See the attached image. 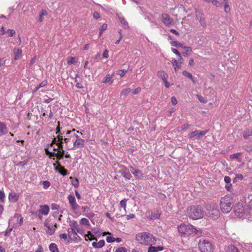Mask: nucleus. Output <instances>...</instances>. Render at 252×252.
Instances as JSON below:
<instances>
[{"label":"nucleus","mask_w":252,"mask_h":252,"mask_svg":"<svg viewBox=\"0 0 252 252\" xmlns=\"http://www.w3.org/2000/svg\"><path fill=\"white\" fill-rule=\"evenodd\" d=\"M161 20L166 26L169 27L174 24V21L172 18L170 16L166 13L161 15Z\"/></svg>","instance_id":"423d86ee"},{"label":"nucleus","mask_w":252,"mask_h":252,"mask_svg":"<svg viewBox=\"0 0 252 252\" xmlns=\"http://www.w3.org/2000/svg\"><path fill=\"white\" fill-rule=\"evenodd\" d=\"M67 63L69 64H72V63H75V58L74 57H70L69 59L67 60Z\"/></svg>","instance_id":"4d7b16f0"},{"label":"nucleus","mask_w":252,"mask_h":252,"mask_svg":"<svg viewBox=\"0 0 252 252\" xmlns=\"http://www.w3.org/2000/svg\"><path fill=\"white\" fill-rule=\"evenodd\" d=\"M80 223L81 224L89 225L90 224L89 220L86 218H83L80 220Z\"/></svg>","instance_id":"49530a36"},{"label":"nucleus","mask_w":252,"mask_h":252,"mask_svg":"<svg viewBox=\"0 0 252 252\" xmlns=\"http://www.w3.org/2000/svg\"><path fill=\"white\" fill-rule=\"evenodd\" d=\"M198 247L201 252H213V247L208 240L201 239L198 242Z\"/></svg>","instance_id":"39448f33"},{"label":"nucleus","mask_w":252,"mask_h":252,"mask_svg":"<svg viewBox=\"0 0 252 252\" xmlns=\"http://www.w3.org/2000/svg\"><path fill=\"white\" fill-rule=\"evenodd\" d=\"M235 213L236 215L240 218H245L246 216L248 215V214H250V212L248 211H245L242 207L236 209L235 210Z\"/></svg>","instance_id":"9d476101"},{"label":"nucleus","mask_w":252,"mask_h":252,"mask_svg":"<svg viewBox=\"0 0 252 252\" xmlns=\"http://www.w3.org/2000/svg\"><path fill=\"white\" fill-rule=\"evenodd\" d=\"M178 232L184 236H189L193 232L197 234L196 228L192 225H186L185 224H182L178 227Z\"/></svg>","instance_id":"20e7f679"},{"label":"nucleus","mask_w":252,"mask_h":252,"mask_svg":"<svg viewBox=\"0 0 252 252\" xmlns=\"http://www.w3.org/2000/svg\"><path fill=\"white\" fill-rule=\"evenodd\" d=\"M252 135V129H247L244 131L243 136L245 139H247Z\"/></svg>","instance_id":"c85d7f7f"},{"label":"nucleus","mask_w":252,"mask_h":252,"mask_svg":"<svg viewBox=\"0 0 252 252\" xmlns=\"http://www.w3.org/2000/svg\"><path fill=\"white\" fill-rule=\"evenodd\" d=\"M172 63L174 66L175 72H177L178 69H180L181 68V62H178L176 60L173 59L172 60Z\"/></svg>","instance_id":"f3484780"},{"label":"nucleus","mask_w":252,"mask_h":252,"mask_svg":"<svg viewBox=\"0 0 252 252\" xmlns=\"http://www.w3.org/2000/svg\"><path fill=\"white\" fill-rule=\"evenodd\" d=\"M226 252H238V250L234 245H230L228 246Z\"/></svg>","instance_id":"cd10ccee"},{"label":"nucleus","mask_w":252,"mask_h":252,"mask_svg":"<svg viewBox=\"0 0 252 252\" xmlns=\"http://www.w3.org/2000/svg\"><path fill=\"white\" fill-rule=\"evenodd\" d=\"M131 89L130 88H127L123 90L121 93V95L124 96H126L130 92Z\"/></svg>","instance_id":"c9c22d12"},{"label":"nucleus","mask_w":252,"mask_h":252,"mask_svg":"<svg viewBox=\"0 0 252 252\" xmlns=\"http://www.w3.org/2000/svg\"><path fill=\"white\" fill-rule=\"evenodd\" d=\"M187 213L188 217L192 220H197L203 217L201 207L199 206H191L188 209Z\"/></svg>","instance_id":"7ed1b4c3"},{"label":"nucleus","mask_w":252,"mask_h":252,"mask_svg":"<svg viewBox=\"0 0 252 252\" xmlns=\"http://www.w3.org/2000/svg\"><path fill=\"white\" fill-rule=\"evenodd\" d=\"M107 28V25L105 23L103 24L100 27L99 31L101 32H103Z\"/></svg>","instance_id":"680f3d73"},{"label":"nucleus","mask_w":252,"mask_h":252,"mask_svg":"<svg viewBox=\"0 0 252 252\" xmlns=\"http://www.w3.org/2000/svg\"><path fill=\"white\" fill-rule=\"evenodd\" d=\"M14 54L15 55L14 59L15 60H18L20 58V57L21 56L22 50L19 48L14 49Z\"/></svg>","instance_id":"412c9836"},{"label":"nucleus","mask_w":252,"mask_h":252,"mask_svg":"<svg viewBox=\"0 0 252 252\" xmlns=\"http://www.w3.org/2000/svg\"><path fill=\"white\" fill-rule=\"evenodd\" d=\"M126 69H121L119 70V74L120 75L121 77H123L126 72Z\"/></svg>","instance_id":"5fc2aeb1"},{"label":"nucleus","mask_w":252,"mask_h":252,"mask_svg":"<svg viewBox=\"0 0 252 252\" xmlns=\"http://www.w3.org/2000/svg\"><path fill=\"white\" fill-rule=\"evenodd\" d=\"M44 226L48 228L47 233L49 235H51L53 234L55 232V228L53 225H51L49 223V220H46L44 223Z\"/></svg>","instance_id":"1a4fd4ad"},{"label":"nucleus","mask_w":252,"mask_h":252,"mask_svg":"<svg viewBox=\"0 0 252 252\" xmlns=\"http://www.w3.org/2000/svg\"><path fill=\"white\" fill-rule=\"evenodd\" d=\"M135 239L139 244L145 246H152L156 241L152 234L146 232L139 233L136 235Z\"/></svg>","instance_id":"f257e3e1"},{"label":"nucleus","mask_w":252,"mask_h":252,"mask_svg":"<svg viewBox=\"0 0 252 252\" xmlns=\"http://www.w3.org/2000/svg\"><path fill=\"white\" fill-rule=\"evenodd\" d=\"M49 249L51 252H59L57 246L55 243H51L49 246Z\"/></svg>","instance_id":"bb28decb"},{"label":"nucleus","mask_w":252,"mask_h":252,"mask_svg":"<svg viewBox=\"0 0 252 252\" xmlns=\"http://www.w3.org/2000/svg\"><path fill=\"white\" fill-rule=\"evenodd\" d=\"M171 103L173 105H175L177 103V100L175 96H172L171 98Z\"/></svg>","instance_id":"774afa93"},{"label":"nucleus","mask_w":252,"mask_h":252,"mask_svg":"<svg viewBox=\"0 0 252 252\" xmlns=\"http://www.w3.org/2000/svg\"><path fill=\"white\" fill-rule=\"evenodd\" d=\"M148 252H157V251L156 249V247L150 246V247L148 248Z\"/></svg>","instance_id":"6e6d98bb"},{"label":"nucleus","mask_w":252,"mask_h":252,"mask_svg":"<svg viewBox=\"0 0 252 252\" xmlns=\"http://www.w3.org/2000/svg\"><path fill=\"white\" fill-rule=\"evenodd\" d=\"M158 76L161 78L163 81L167 79V74L163 70L158 71Z\"/></svg>","instance_id":"393cba45"},{"label":"nucleus","mask_w":252,"mask_h":252,"mask_svg":"<svg viewBox=\"0 0 252 252\" xmlns=\"http://www.w3.org/2000/svg\"><path fill=\"white\" fill-rule=\"evenodd\" d=\"M171 44L176 47H182L183 49H189V47L183 46L182 44L177 41H173L171 42Z\"/></svg>","instance_id":"4be33fe9"},{"label":"nucleus","mask_w":252,"mask_h":252,"mask_svg":"<svg viewBox=\"0 0 252 252\" xmlns=\"http://www.w3.org/2000/svg\"><path fill=\"white\" fill-rule=\"evenodd\" d=\"M51 208L52 210H58L60 208V206H59V205H58L56 204L53 203L51 205Z\"/></svg>","instance_id":"864d4df0"},{"label":"nucleus","mask_w":252,"mask_h":252,"mask_svg":"<svg viewBox=\"0 0 252 252\" xmlns=\"http://www.w3.org/2000/svg\"><path fill=\"white\" fill-rule=\"evenodd\" d=\"M47 15V12L45 9H42L40 12L39 22H41L43 20V16Z\"/></svg>","instance_id":"7c9ffc66"},{"label":"nucleus","mask_w":252,"mask_h":252,"mask_svg":"<svg viewBox=\"0 0 252 252\" xmlns=\"http://www.w3.org/2000/svg\"><path fill=\"white\" fill-rule=\"evenodd\" d=\"M8 132L6 125L0 121V136L6 134Z\"/></svg>","instance_id":"4468645a"},{"label":"nucleus","mask_w":252,"mask_h":252,"mask_svg":"<svg viewBox=\"0 0 252 252\" xmlns=\"http://www.w3.org/2000/svg\"><path fill=\"white\" fill-rule=\"evenodd\" d=\"M40 208L41 209L39 211L41 214L47 215L48 214L49 212V207L48 205H40Z\"/></svg>","instance_id":"a211bd4d"},{"label":"nucleus","mask_w":252,"mask_h":252,"mask_svg":"<svg viewBox=\"0 0 252 252\" xmlns=\"http://www.w3.org/2000/svg\"><path fill=\"white\" fill-rule=\"evenodd\" d=\"M58 126L56 128V134H58V135H60V134L63 135L64 133V132H62L61 131V129H60V122H58Z\"/></svg>","instance_id":"a18cd8bd"},{"label":"nucleus","mask_w":252,"mask_h":252,"mask_svg":"<svg viewBox=\"0 0 252 252\" xmlns=\"http://www.w3.org/2000/svg\"><path fill=\"white\" fill-rule=\"evenodd\" d=\"M55 169L58 170L59 173L63 176L66 175L67 174V170H66L62 166L59 162L54 163L53 164Z\"/></svg>","instance_id":"6e6552de"},{"label":"nucleus","mask_w":252,"mask_h":252,"mask_svg":"<svg viewBox=\"0 0 252 252\" xmlns=\"http://www.w3.org/2000/svg\"><path fill=\"white\" fill-rule=\"evenodd\" d=\"M233 199L230 196L226 195L220 200V205L221 211L223 213H229L233 207Z\"/></svg>","instance_id":"f03ea898"},{"label":"nucleus","mask_w":252,"mask_h":252,"mask_svg":"<svg viewBox=\"0 0 252 252\" xmlns=\"http://www.w3.org/2000/svg\"><path fill=\"white\" fill-rule=\"evenodd\" d=\"M112 76H113V74L112 75H110V74H107L105 77L104 78V80L103 81V83H107L108 82H109V81H110L111 80V79L112 78Z\"/></svg>","instance_id":"e433bc0d"},{"label":"nucleus","mask_w":252,"mask_h":252,"mask_svg":"<svg viewBox=\"0 0 252 252\" xmlns=\"http://www.w3.org/2000/svg\"><path fill=\"white\" fill-rule=\"evenodd\" d=\"M224 180L226 184H229L231 183V179L230 177L226 176L224 177Z\"/></svg>","instance_id":"052dcab7"},{"label":"nucleus","mask_w":252,"mask_h":252,"mask_svg":"<svg viewBox=\"0 0 252 252\" xmlns=\"http://www.w3.org/2000/svg\"><path fill=\"white\" fill-rule=\"evenodd\" d=\"M5 197L4 193L0 190V200L2 202H3V199Z\"/></svg>","instance_id":"69168bd1"},{"label":"nucleus","mask_w":252,"mask_h":252,"mask_svg":"<svg viewBox=\"0 0 252 252\" xmlns=\"http://www.w3.org/2000/svg\"><path fill=\"white\" fill-rule=\"evenodd\" d=\"M243 176L241 174H237L233 179V182H236L238 180H242Z\"/></svg>","instance_id":"c03bdc74"},{"label":"nucleus","mask_w":252,"mask_h":252,"mask_svg":"<svg viewBox=\"0 0 252 252\" xmlns=\"http://www.w3.org/2000/svg\"><path fill=\"white\" fill-rule=\"evenodd\" d=\"M115 252H127V250L125 247H120L117 249Z\"/></svg>","instance_id":"09e8293b"},{"label":"nucleus","mask_w":252,"mask_h":252,"mask_svg":"<svg viewBox=\"0 0 252 252\" xmlns=\"http://www.w3.org/2000/svg\"><path fill=\"white\" fill-rule=\"evenodd\" d=\"M183 75H184L185 76L189 78L191 81L192 82H193V83L195 84V81H194V80L193 79V78L192 77V75H191V73H190L189 72H188L187 71H184L183 72Z\"/></svg>","instance_id":"a878e982"},{"label":"nucleus","mask_w":252,"mask_h":252,"mask_svg":"<svg viewBox=\"0 0 252 252\" xmlns=\"http://www.w3.org/2000/svg\"><path fill=\"white\" fill-rule=\"evenodd\" d=\"M85 140L82 139H76L73 142V146L78 148H82L84 146Z\"/></svg>","instance_id":"dca6fc26"},{"label":"nucleus","mask_w":252,"mask_h":252,"mask_svg":"<svg viewBox=\"0 0 252 252\" xmlns=\"http://www.w3.org/2000/svg\"><path fill=\"white\" fill-rule=\"evenodd\" d=\"M242 155V153H237L230 155V158L231 159H236L238 161H241V159L240 158L241 156Z\"/></svg>","instance_id":"5701e85b"},{"label":"nucleus","mask_w":252,"mask_h":252,"mask_svg":"<svg viewBox=\"0 0 252 252\" xmlns=\"http://www.w3.org/2000/svg\"><path fill=\"white\" fill-rule=\"evenodd\" d=\"M122 175L125 178L129 180L132 176L128 171L124 170L122 172Z\"/></svg>","instance_id":"c756f323"},{"label":"nucleus","mask_w":252,"mask_h":252,"mask_svg":"<svg viewBox=\"0 0 252 252\" xmlns=\"http://www.w3.org/2000/svg\"><path fill=\"white\" fill-rule=\"evenodd\" d=\"M58 153H59V155H56L57 158L58 159H62L63 158V156H64V151L63 150V149H62V150L60 149V150L58 151Z\"/></svg>","instance_id":"72a5a7b5"},{"label":"nucleus","mask_w":252,"mask_h":252,"mask_svg":"<svg viewBox=\"0 0 252 252\" xmlns=\"http://www.w3.org/2000/svg\"><path fill=\"white\" fill-rule=\"evenodd\" d=\"M207 131L206 130H203V131H198V130H195L194 131H192L189 134V138H192L193 137L196 136V139H199L201 138L202 136L205 135L207 133Z\"/></svg>","instance_id":"0eeeda50"},{"label":"nucleus","mask_w":252,"mask_h":252,"mask_svg":"<svg viewBox=\"0 0 252 252\" xmlns=\"http://www.w3.org/2000/svg\"><path fill=\"white\" fill-rule=\"evenodd\" d=\"M208 214L210 217L212 218L213 219L216 220L219 217L220 212L217 209L213 208L210 211H209Z\"/></svg>","instance_id":"ddd939ff"},{"label":"nucleus","mask_w":252,"mask_h":252,"mask_svg":"<svg viewBox=\"0 0 252 252\" xmlns=\"http://www.w3.org/2000/svg\"><path fill=\"white\" fill-rule=\"evenodd\" d=\"M120 21L122 24H123L125 26V28H128V23L125 21V19L124 18H120Z\"/></svg>","instance_id":"79ce46f5"},{"label":"nucleus","mask_w":252,"mask_h":252,"mask_svg":"<svg viewBox=\"0 0 252 252\" xmlns=\"http://www.w3.org/2000/svg\"><path fill=\"white\" fill-rule=\"evenodd\" d=\"M223 1L224 2V10L226 12H228L230 10L229 4H228V0H223Z\"/></svg>","instance_id":"58836bf2"},{"label":"nucleus","mask_w":252,"mask_h":252,"mask_svg":"<svg viewBox=\"0 0 252 252\" xmlns=\"http://www.w3.org/2000/svg\"><path fill=\"white\" fill-rule=\"evenodd\" d=\"M198 18L199 19L200 24L204 28L206 27V22H205V18L201 16H200L199 17H198Z\"/></svg>","instance_id":"f704fd0d"},{"label":"nucleus","mask_w":252,"mask_h":252,"mask_svg":"<svg viewBox=\"0 0 252 252\" xmlns=\"http://www.w3.org/2000/svg\"><path fill=\"white\" fill-rule=\"evenodd\" d=\"M68 235L69 238L72 240H76L77 239L78 235L75 232L74 229L73 228H69L67 230Z\"/></svg>","instance_id":"9b49d317"},{"label":"nucleus","mask_w":252,"mask_h":252,"mask_svg":"<svg viewBox=\"0 0 252 252\" xmlns=\"http://www.w3.org/2000/svg\"><path fill=\"white\" fill-rule=\"evenodd\" d=\"M70 206H71V209L73 211L77 210L79 207V206L77 204L76 202H74L73 203H72L71 204H70Z\"/></svg>","instance_id":"37998d69"},{"label":"nucleus","mask_w":252,"mask_h":252,"mask_svg":"<svg viewBox=\"0 0 252 252\" xmlns=\"http://www.w3.org/2000/svg\"><path fill=\"white\" fill-rule=\"evenodd\" d=\"M70 225L72 227V228H73V229L74 228H76L78 225H77V223L76 222V221H72L70 223Z\"/></svg>","instance_id":"e2e57ef3"},{"label":"nucleus","mask_w":252,"mask_h":252,"mask_svg":"<svg viewBox=\"0 0 252 252\" xmlns=\"http://www.w3.org/2000/svg\"><path fill=\"white\" fill-rule=\"evenodd\" d=\"M7 32L8 33V36L10 37L13 36L15 34V31L11 29H8Z\"/></svg>","instance_id":"603ef678"},{"label":"nucleus","mask_w":252,"mask_h":252,"mask_svg":"<svg viewBox=\"0 0 252 252\" xmlns=\"http://www.w3.org/2000/svg\"><path fill=\"white\" fill-rule=\"evenodd\" d=\"M104 244V241L103 240H101L98 243L94 242L92 243V246L95 248L99 249L103 247Z\"/></svg>","instance_id":"aec40b11"},{"label":"nucleus","mask_w":252,"mask_h":252,"mask_svg":"<svg viewBox=\"0 0 252 252\" xmlns=\"http://www.w3.org/2000/svg\"><path fill=\"white\" fill-rule=\"evenodd\" d=\"M208 3L211 2L216 7H220L222 5V3L219 2L218 0H203Z\"/></svg>","instance_id":"b1692460"},{"label":"nucleus","mask_w":252,"mask_h":252,"mask_svg":"<svg viewBox=\"0 0 252 252\" xmlns=\"http://www.w3.org/2000/svg\"><path fill=\"white\" fill-rule=\"evenodd\" d=\"M102 56L104 58L107 59L108 58V51L107 49L104 51Z\"/></svg>","instance_id":"338daca9"},{"label":"nucleus","mask_w":252,"mask_h":252,"mask_svg":"<svg viewBox=\"0 0 252 252\" xmlns=\"http://www.w3.org/2000/svg\"><path fill=\"white\" fill-rule=\"evenodd\" d=\"M196 96L200 102L203 103H206L207 102V99H205L202 95L197 94Z\"/></svg>","instance_id":"4c0bfd02"},{"label":"nucleus","mask_w":252,"mask_h":252,"mask_svg":"<svg viewBox=\"0 0 252 252\" xmlns=\"http://www.w3.org/2000/svg\"><path fill=\"white\" fill-rule=\"evenodd\" d=\"M43 185L44 188L47 189V188H48L50 186V183L48 181H45L43 182Z\"/></svg>","instance_id":"bf43d9fd"},{"label":"nucleus","mask_w":252,"mask_h":252,"mask_svg":"<svg viewBox=\"0 0 252 252\" xmlns=\"http://www.w3.org/2000/svg\"><path fill=\"white\" fill-rule=\"evenodd\" d=\"M141 89L140 87L136 88L133 92V94H139L141 92Z\"/></svg>","instance_id":"0e129e2a"},{"label":"nucleus","mask_w":252,"mask_h":252,"mask_svg":"<svg viewBox=\"0 0 252 252\" xmlns=\"http://www.w3.org/2000/svg\"><path fill=\"white\" fill-rule=\"evenodd\" d=\"M187 49V51L183 53V55L185 57L189 56L192 52L191 49L190 48L189 49Z\"/></svg>","instance_id":"de8ad7c7"},{"label":"nucleus","mask_w":252,"mask_h":252,"mask_svg":"<svg viewBox=\"0 0 252 252\" xmlns=\"http://www.w3.org/2000/svg\"><path fill=\"white\" fill-rule=\"evenodd\" d=\"M160 216V214L158 212H157L155 214H152L151 216H148V217L151 220H155L158 219Z\"/></svg>","instance_id":"ea45409f"},{"label":"nucleus","mask_w":252,"mask_h":252,"mask_svg":"<svg viewBox=\"0 0 252 252\" xmlns=\"http://www.w3.org/2000/svg\"><path fill=\"white\" fill-rule=\"evenodd\" d=\"M70 179L71 180V183L73 186L75 188H77L79 186V181L77 178L74 179L73 177H70Z\"/></svg>","instance_id":"473e14b6"},{"label":"nucleus","mask_w":252,"mask_h":252,"mask_svg":"<svg viewBox=\"0 0 252 252\" xmlns=\"http://www.w3.org/2000/svg\"><path fill=\"white\" fill-rule=\"evenodd\" d=\"M47 85V81L46 80H44L43 81H42L41 83H40L38 86L39 87V88H41L42 87H43L44 86H46V85Z\"/></svg>","instance_id":"13d9d810"},{"label":"nucleus","mask_w":252,"mask_h":252,"mask_svg":"<svg viewBox=\"0 0 252 252\" xmlns=\"http://www.w3.org/2000/svg\"><path fill=\"white\" fill-rule=\"evenodd\" d=\"M130 171L134 175L137 179H141L143 177V174L139 170L135 169L133 167H130Z\"/></svg>","instance_id":"f8f14e48"},{"label":"nucleus","mask_w":252,"mask_h":252,"mask_svg":"<svg viewBox=\"0 0 252 252\" xmlns=\"http://www.w3.org/2000/svg\"><path fill=\"white\" fill-rule=\"evenodd\" d=\"M19 195L15 192H11L9 194V199L10 201L15 203L17 202L19 198Z\"/></svg>","instance_id":"2eb2a0df"},{"label":"nucleus","mask_w":252,"mask_h":252,"mask_svg":"<svg viewBox=\"0 0 252 252\" xmlns=\"http://www.w3.org/2000/svg\"><path fill=\"white\" fill-rule=\"evenodd\" d=\"M106 241L108 243H112L115 241V238L112 236H108L106 238Z\"/></svg>","instance_id":"8fccbe9b"},{"label":"nucleus","mask_w":252,"mask_h":252,"mask_svg":"<svg viewBox=\"0 0 252 252\" xmlns=\"http://www.w3.org/2000/svg\"><path fill=\"white\" fill-rule=\"evenodd\" d=\"M127 199H124L120 201V205L122 208L124 209V214H125L126 212V206Z\"/></svg>","instance_id":"2f4dec72"},{"label":"nucleus","mask_w":252,"mask_h":252,"mask_svg":"<svg viewBox=\"0 0 252 252\" xmlns=\"http://www.w3.org/2000/svg\"><path fill=\"white\" fill-rule=\"evenodd\" d=\"M225 188L227 190L229 191H231V190L232 189V185L231 184V183L229 184H226V185L225 186Z\"/></svg>","instance_id":"3c124183"},{"label":"nucleus","mask_w":252,"mask_h":252,"mask_svg":"<svg viewBox=\"0 0 252 252\" xmlns=\"http://www.w3.org/2000/svg\"><path fill=\"white\" fill-rule=\"evenodd\" d=\"M67 198L70 205L76 202L75 197L71 195H69Z\"/></svg>","instance_id":"a19ab883"},{"label":"nucleus","mask_w":252,"mask_h":252,"mask_svg":"<svg viewBox=\"0 0 252 252\" xmlns=\"http://www.w3.org/2000/svg\"><path fill=\"white\" fill-rule=\"evenodd\" d=\"M57 138H58L57 145L58 146L60 149L62 150L63 149V135L60 134L58 135Z\"/></svg>","instance_id":"6ab92c4d"}]
</instances>
